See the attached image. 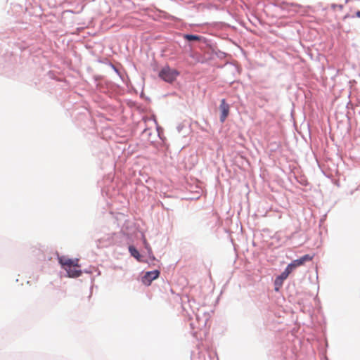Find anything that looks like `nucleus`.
<instances>
[{
    "mask_svg": "<svg viewBox=\"0 0 360 360\" xmlns=\"http://www.w3.org/2000/svg\"><path fill=\"white\" fill-rule=\"evenodd\" d=\"M179 72L169 66L163 67L159 72V77L166 82L172 83L178 77Z\"/></svg>",
    "mask_w": 360,
    "mask_h": 360,
    "instance_id": "2",
    "label": "nucleus"
},
{
    "mask_svg": "<svg viewBox=\"0 0 360 360\" xmlns=\"http://www.w3.org/2000/svg\"><path fill=\"white\" fill-rule=\"evenodd\" d=\"M160 271L158 270H154L148 271L142 277V282L147 285H150L151 282L158 278Z\"/></svg>",
    "mask_w": 360,
    "mask_h": 360,
    "instance_id": "4",
    "label": "nucleus"
},
{
    "mask_svg": "<svg viewBox=\"0 0 360 360\" xmlns=\"http://www.w3.org/2000/svg\"><path fill=\"white\" fill-rule=\"evenodd\" d=\"M314 256L310 255H305L302 257L292 261L288 265V269L292 271H294L297 267L304 265L307 262H310L313 259Z\"/></svg>",
    "mask_w": 360,
    "mask_h": 360,
    "instance_id": "3",
    "label": "nucleus"
},
{
    "mask_svg": "<svg viewBox=\"0 0 360 360\" xmlns=\"http://www.w3.org/2000/svg\"><path fill=\"white\" fill-rule=\"evenodd\" d=\"M356 16L360 18V11L356 12Z\"/></svg>",
    "mask_w": 360,
    "mask_h": 360,
    "instance_id": "11",
    "label": "nucleus"
},
{
    "mask_svg": "<svg viewBox=\"0 0 360 360\" xmlns=\"http://www.w3.org/2000/svg\"><path fill=\"white\" fill-rule=\"evenodd\" d=\"M129 251L131 253V256H133L134 257L137 259L139 261H140L141 255H140L139 251L136 250V248H134V246L131 245V246L129 247Z\"/></svg>",
    "mask_w": 360,
    "mask_h": 360,
    "instance_id": "7",
    "label": "nucleus"
},
{
    "mask_svg": "<svg viewBox=\"0 0 360 360\" xmlns=\"http://www.w3.org/2000/svg\"><path fill=\"white\" fill-rule=\"evenodd\" d=\"M219 109L221 111L220 121L221 122H224L226 120V117H228V115L229 114V110H230V106L226 102L225 99H222L221 101Z\"/></svg>",
    "mask_w": 360,
    "mask_h": 360,
    "instance_id": "5",
    "label": "nucleus"
},
{
    "mask_svg": "<svg viewBox=\"0 0 360 360\" xmlns=\"http://www.w3.org/2000/svg\"><path fill=\"white\" fill-rule=\"evenodd\" d=\"M59 263L62 267L67 271L68 276L72 278H77L81 276L82 271L78 264V259H70L63 256L59 257Z\"/></svg>",
    "mask_w": 360,
    "mask_h": 360,
    "instance_id": "1",
    "label": "nucleus"
},
{
    "mask_svg": "<svg viewBox=\"0 0 360 360\" xmlns=\"http://www.w3.org/2000/svg\"><path fill=\"white\" fill-rule=\"evenodd\" d=\"M291 272H292V271L290 269H288V266H287L285 269L278 277H279L281 279H283L284 281L288 277L289 274Z\"/></svg>",
    "mask_w": 360,
    "mask_h": 360,
    "instance_id": "8",
    "label": "nucleus"
},
{
    "mask_svg": "<svg viewBox=\"0 0 360 360\" xmlns=\"http://www.w3.org/2000/svg\"><path fill=\"white\" fill-rule=\"evenodd\" d=\"M283 279H281L279 277H277L276 278L274 284L276 285L275 290L276 291H278L279 290L280 287H281V285H283Z\"/></svg>",
    "mask_w": 360,
    "mask_h": 360,
    "instance_id": "10",
    "label": "nucleus"
},
{
    "mask_svg": "<svg viewBox=\"0 0 360 360\" xmlns=\"http://www.w3.org/2000/svg\"><path fill=\"white\" fill-rule=\"evenodd\" d=\"M283 8L284 9H286V10H288L289 11H292V12H294V13L299 12V11L300 9V6H298L297 4H287V3L283 4Z\"/></svg>",
    "mask_w": 360,
    "mask_h": 360,
    "instance_id": "6",
    "label": "nucleus"
},
{
    "mask_svg": "<svg viewBox=\"0 0 360 360\" xmlns=\"http://www.w3.org/2000/svg\"><path fill=\"white\" fill-rule=\"evenodd\" d=\"M184 38L188 41H199L200 40V37L198 35L193 34H185Z\"/></svg>",
    "mask_w": 360,
    "mask_h": 360,
    "instance_id": "9",
    "label": "nucleus"
}]
</instances>
